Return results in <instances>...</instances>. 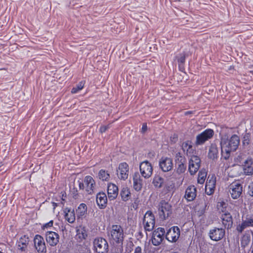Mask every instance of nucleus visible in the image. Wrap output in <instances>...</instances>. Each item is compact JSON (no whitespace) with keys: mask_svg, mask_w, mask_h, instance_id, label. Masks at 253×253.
<instances>
[{"mask_svg":"<svg viewBox=\"0 0 253 253\" xmlns=\"http://www.w3.org/2000/svg\"><path fill=\"white\" fill-rule=\"evenodd\" d=\"M147 128V126L146 124H143L142 125V128H141L142 132H143V133L145 132L146 131Z\"/></svg>","mask_w":253,"mask_h":253,"instance_id":"a18cd8bd","label":"nucleus"},{"mask_svg":"<svg viewBox=\"0 0 253 253\" xmlns=\"http://www.w3.org/2000/svg\"><path fill=\"white\" fill-rule=\"evenodd\" d=\"M142 180L139 176H135L133 178V187L136 191H139L142 188Z\"/></svg>","mask_w":253,"mask_h":253,"instance_id":"cd10ccee","label":"nucleus"},{"mask_svg":"<svg viewBox=\"0 0 253 253\" xmlns=\"http://www.w3.org/2000/svg\"><path fill=\"white\" fill-rule=\"evenodd\" d=\"M183 159L181 158V162L178 164L177 167L176 169L175 172L178 175H180L185 172L186 169V165L182 161Z\"/></svg>","mask_w":253,"mask_h":253,"instance_id":"72a5a7b5","label":"nucleus"},{"mask_svg":"<svg viewBox=\"0 0 253 253\" xmlns=\"http://www.w3.org/2000/svg\"><path fill=\"white\" fill-rule=\"evenodd\" d=\"M79 187L80 190H85L88 194H91L94 192L95 182L92 177L89 175L84 177V182L78 181Z\"/></svg>","mask_w":253,"mask_h":253,"instance_id":"20e7f679","label":"nucleus"},{"mask_svg":"<svg viewBox=\"0 0 253 253\" xmlns=\"http://www.w3.org/2000/svg\"><path fill=\"white\" fill-rule=\"evenodd\" d=\"M109 128V125L107 126H100L99 131L101 133H103L106 131Z\"/></svg>","mask_w":253,"mask_h":253,"instance_id":"a19ab883","label":"nucleus"},{"mask_svg":"<svg viewBox=\"0 0 253 253\" xmlns=\"http://www.w3.org/2000/svg\"><path fill=\"white\" fill-rule=\"evenodd\" d=\"M253 227V218H248L243 220L242 223L239 224L236 228L238 232L241 233L247 227Z\"/></svg>","mask_w":253,"mask_h":253,"instance_id":"393cba45","label":"nucleus"},{"mask_svg":"<svg viewBox=\"0 0 253 253\" xmlns=\"http://www.w3.org/2000/svg\"><path fill=\"white\" fill-rule=\"evenodd\" d=\"M211 240L218 241L223 238L225 235V231L221 228H213L211 229L209 233Z\"/></svg>","mask_w":253,"mask_h":253,"instance_id":"dca6fc26","label":"nucleus"},{"mask_svg":"<svg viewBox=\"0 0 253 253\" xmlns=\"http://www.w3.org/2000/svg\"><path fill=\"white\" fill-rule=\"evenodd\" d=\"M252 67H253V64L251 65Z\"/></svg>","mask_w":253,"mask_h":253,"instance_id":"3c124183","label":"nucleus"},{"mask_svg":"<svg viewBox=\"0 0 253 253\" xmlns=\"http://www.w3.org/2000/svg\"><path fill=\"white\" fill-rule=\"evenodd\" d=\"M249 194L253 197V183H250L249 185Z\"/></svg>","mask_w":253,"mask_h":253,"instance_id":"79ce46f5","label":"nucleus"},{"mask_svg":"<svg viewBox=\"0 0 253 253\" xmlns=\"http://www.w3.org/2000/svg\"><path fill=\"white\" fill-rule=\"evenodd\" d=\"M174 183L171 181H167L164 187V189L167 192H170L174 188Z\"/></svg>","mask_w":253,"mask_h":253,"instance_id":"4c0bfd02","label":"nucleus"},{"mask_svg":"<svg viewBox=\"0 0 253 253\" xmlns=\"http://www.w3.org/2000/svg\"><path fill=\"white\" fill-rule=\"evenodd\" d=\"M251 253H253V249H252V250L251 251Z\"/></svg>","mask_w":253,"mask_h":253,"instance_id":"8fccbe9b","label":"nucleus"},{"mask_svg":"<svg viewBox=\"0 0 253 253\" xmlns=\"http://www.w3.org/2000/svg\"><path fill=\"white\" fill-rule=\"evenodd\" d=\"M124 238V230L119 225H113L110 231L109 239L110 242L116 246L121 247Z\"/></svg>","mask_w":253,"mask_h":253,"instance_id":"f03ea898","label":"nucleus"},{"mask_svg":"<svg viewBox=\"0 0 253 253\" xmlns=\"http://www.w3.org/2000/svg\"><path fill=\"white\" fill-rule=\"evenodd\" d=\"M141 175L145 178H148L153 173V169L151 164L148 161H144L139 165Z\"/></svg>","mask_w":253,"mask_h":253,"instance_id":"6e6552de","label":"nucleus"},{"mask_svg":"<svg viewBox=\"0 0 253 253\" xmlns=\"http://www.w3.org/2000/svg\"><path fill=\"white\" fill-rule=\"evenodd\" d=\"M133 253H142V248L140 246L135 247Z\"/></svg>","mask_w":253,"mask_h":253,"instance_id":"37998d69","label":"nucleus"},{"mask_svg":"<svg viewBox=\"0 0 253 253\" xmlns=\"http://www.w3.org/2000/svg\"><path fill=\"white\" fill-rule=\"evenodd\" d=\"M253 159L251 157H248L244 162L243 170L246 175H251L253 173Z\"/></svg>","mask_w":253,"mask_h":253,"instance_id":"4be33fe9","label":"nucleus"},{"mask_svg":"<svg viewBox=\"0 0 253 253\" xmlns=\"http://www.w3.org/2000/svg\"><path fill=\"white\" fill-rule=\"evenodd\" d=\"M229 192L233 199H238L243 192V186L239 182H234L229 186Z\"/></svg>","mask_w":253,"mask_h":253,"instance_id":"0eeeda50","label":"nucleus"},{"mask_svg":"<svg viewBox=\"0 0 253 253\" xmlns=\"http://www.w3.org/2000/svg\"><path fill=\"white\" fill-rule=\"evenodd\" d=\"M93 250L96 253H108L109 251L108 242L102 237L95 238L93 241Z\"/></svg>","mask_w":253,"mask_h":253,"instance_id":"7ed1b4c3","label":"nucleus"},{"mask_svg":"<svg viewBox=\"0 0 253 253\" xmlns=\"http://www.w3.org/2000/svg\"><path fill=\"white\" fill-rule=\"evenodd\" d=\"M84 82L81 81L80 82L76 87H73L72 89L71 92L72 93H76L78 92L80 90H82L84 85Z\"/></svg>","mask_w":253,"mask_h":253,"instance_id":"58836bf2","label":"nucleus"},{"mask_svg":"<svg viewBox=\"0 0 253 253\" xmlns=\"http://www.w3.org/2000/svg\"><path fill=\"white\" fill-rule=\"evenodd\" d=\"M107 193L110 200L115 199L118 195V188L116 185L109 183L107 186Z\"/></svg>","mask_w":253,"mask_h":253,"instance_id":"aec40b11","label":"nucleus"},{"mask_svg":"<svg viewBox=\"0 0 253 253\" xmlns=\"http://www.w3.org/2000/svg\"><path fill=\"white\" fill-rule=\"evenodd\" d=\"M251 234L253 235V231H251L250 232H246L243 235L241 240V244L242 246L245 247L249 245L251 241Z\"/></svg>","mask_w":253,"mask_h":253,"instance_id":"c756f323","label":"nucleus"},{"mask_svg":"<svg viewBox=\"0 0 253 253\" xmlns=\"http://www.w3.org/2000/svg\"><path fill=\"white\" fill-rule=\"evenodd\" d=\"M64 216L65 220L69 223H73L76 219L75 211L73 209L65 208L63 209Z\"/></svg>","mask_w":253,"mask_h":253,"instance_id":"5701e85b","label":"nucleus"},{"mask_svg":"<svg viewBox=\"0 0 253 253\" xmlns=\"http://www.w3.org/2000/svg\"><path fill=\"white\" fill-rule=\"evenodd\" d=\"M129 167L127 163H121L119 164L117 169V175L119 179L126 180L128 176Z\"/></svg>","mask_w":253,"mask_h":253,"instance_id":"f3484780","label":"nucleus"},{"mask_svg":"<svg viewBox=\"0 0 253 253\" xmlns=\"http://www.w3.org/2000/svg\"><path fill=\"white\" fill-rule=\"evenodd\" d=\"M159 166L163 171H169L173 168L172 160L169 157H162L159 160Z\"/></svg>","mask_w":253,"mask_h":253,"instance_id":"f8f14e48","label":"nucleus"},{"mask_svg":"<svg viewBox=\"0 0 253 253\" xmlns=\"http://www.w3.org/2000/svg\"><path fill=\"white\" fill-rule=\"evenodd\" d=\"M45 239L50 246H55L59 242V235L55 232L47 231L45 233Z\"/></svg>","mask_w":253,"mask_h":253,"instance_id":"a211bd4d","label":"nucleus"},{"mask_svg":"<svg viewBox=\"0 0 253 253\" xmlns=\"http://www.w3.org/2000/svg\"><path fill=\"white\" fill-rule=\"evenodd\" d=\"M250 73H251L252 74H253V71H250Z\"/></svg>","mask_w":253,"mask_h":253,"instance_id":"de8ad7c7","label":"nucleus"},{"mask_svg":"<svg viewBox=\"0 0 253 253\" xmlns=\"http://www.w3.org/2000/svg\"><path fill=\"white\" fill-rule=\"evenodd\" d=\"M121 196L123 201L125 202L128 201L130 197L129 189L126 187H123L121 191Z\"/></svg>","mask_w":253,"mask_h":253,"instance_id":"2f4dec72","label":"nucleus"},{"mask_svg":"<svg viewBox=\"0 0 253 253\" xmlns=\"http://www.w3.org/2000/svg\"><path fill=\"white\" fill-rule=\"evenodd\" d=\"M29 242V237L27 235H23L18 241V246L21 251H24Z\"/></svg>","mask_w":253,"mask_h":253,"instance_id":"bb28decb","label":"nucleus"},{"mask_svg":"<svg viewBox=\"0 0 253 253\" xmlns=\"http://www.w3.org/2000/svg\"><path fill=\"white\" fill-rule=\"evenodd\" d=\"M218 150L215 145H211L209 149L208 156L211 159H214L217 157Z\"/></svg>","mask_w":253,"mask_h":253,"instance_id":"7c9ffc66","label":"nucleus"},{"mask_svg":"<svg viewBox=\"0 0 253 253\" xmlns=\"http://www.w3.org/2000/svg\"><path fill=\"white\" fill-rule=\"evenodd\" d=\"M96 202L100 209H105L107 205V197L104 192L98 193L96 196Z\"/></svg>","mask_w":253,"mask_h":253,"instance_id":"6ab92c4d","label":"nucleus"},{"mask_svg":"<svg viewBox=\"0 0 253 253\" xmlns=\"http://www.w3.org/2000/svg\"><path fill=\"white\" fill-rule=\"evenodd\" d=\"M215 184L216 177L215 175H209L205 185V192L207 195H211L214 193Z\"/></svg>","mask_w":253,"mask_h":253,"instance_id":"4468645a","label":"nucleus"},{"mask_svg":"<svg viewBox=\"0 0 253 253\" xmlns=\"http://www.w3.org/2000/svg\"><path fill=\"white\" fill-rule=\"evenodd\" d=\"M221 206V207H222V208H225V207H226V204H225V202H222L220 203V205H218V206Z\"/></svg>","mask_w":253,"mask_h":253,"instance_id":"49530a36","label":"nucleus"},{"mask_svg":"<svg viewBox=\"0 0 253 253\" xmlns=\"http://www.w3.org/2000/svg\"><path fill=\"white\" fill-rule=\"evenodd\" d=\"M179 236V228L177 226H173L167 231L166 234V238L168 241L173 243L177 241Z\"/></svg>","mask_w":253,"mask_h":253,"instance_id":"ddd939ff","label":"nucleus"},{"mask_svg":"<svg viewBox=\"0 0 253 253\" xmlns=\"http://www.w3.org/2000/svg\"><path fill=\"white\" fill-rule=\"evenodd\" d=\"M153 184L156 188H161L164 183V179L159 175H156L153 179Z\"/></svg>","mask_w":253,"mask_h":253,"instance_id":"c85d7f7f","label":"nucleus"},{"mask_svg":"<svg viewBox=\"0 0 253 253\" xmlns=\"http://www.w3.org/2000/svg\"><path fill=\"white\" fill-rule=\"evenodd\" d=\"M53 225V221L52 220H51L48 222L44 224L42 226V228L43 230H45V229L47 230L48 229L52 227Z\"/></svg>","mask_w":253,"mask_h":253,"instance_id":"ea45409f","label":"nucleus"},{"mask_svg":"<svg viewBox=\"0 0 253 253\" xmlns=\"http://www.w3.org/2000/svg\"><path fill=\"white\" fill-rule=\"evenodd\" d=\"M201 160L199 157L193 155L189 161L188 170L191 175L195 174L200 168Z\"/></svg>","mask_w":253,"mask_h":253,"instance_id":"9b49d317","label":"nucleus"},{"mask_svg":"<svg viewBox=\"0 0 253 253\" xmlns=\"http://www.w3.org/2000/svg\"><path fill=\"white\" fill-rule=\"evenodd\" d=\"M36 250L39 253H45L46 248L43 238L39 235H36L34 239Z\"/></svg>","mask_w":253,"mask_h":253,"instance_id":"2eb2a0df","label":"nucleus"},{"mask_svg":"<svg viewBox=\"0 0 253 253\" xmlns=\"http://www.w3.org/2000/svg\"><path fill=\"white\" fill-rule=\"evenodd\" d=\"M99 178L102 181H108L109 180L110 175L107 171L104 169H101L98 173Z\"/></svg>","mask_w":253,"mask_h":253,"instance_id":"f704fd0d","label":"nucleus"},{"mask_svg":"<svg viewBox=\"0 0 253 253\" xmlns=\"http://www.w3.org/2000/svg\"><path fill=\"white\" fill-rule=\"evenodd\" d=\"M77 237L80 240L85 239L87 236V232L84 227H80L77 230Z\"/></svg>","mask_w":253,"mask_h":253,"instance_id":"473e14b6","label":"nucleus"},{"mask_svg":"<svg viewBox=\"0 0 253 253\" xmlns=\"http://www.w3.org/2000/svg\"><path fill=\"white\" fill-rule=\"evenodd\" d=\"M165 234V230L164 228L159 227L153 232L151 239L152 243L154 246H158L162 242Z\"/></svg>","mask_w":253,"mask_h":253,"instance_id":"1a4fd4ad","label":"nucleus"},{"mask_svg":"<svg viewBox=\"0 0 253 253\" xmlns=\"http://www.w3.org/2000/svg\"><path fill=\"white\" fill-rule=\"evenodd\" d=\"M87 206L84 203L79 205L76 209V214L78 218H83L87 213Z\"/></svg>","mask_w":253,"mask_h":253,"instance_id":"a878e982","label":"nucleus"},{"mask_svg":"<svg viewBox=\"0 0 253 253\" xmlns=\"http://www.w3.org/2000/svg\"><path fill=\"white\" fill-rule=\"evenodd\" d=\"M207 176V172L205 169H202L199 171L197 181L199 184H203L205 181Z\"/></svg>","mask_w":253,"mask_h":253,"instance_id":"c9c22d12","label":"nucleus"},{"mask_svg":"<svg viewBox=\"0 0 253 253\" xmlns=\"http://www.w3.org/2000/svg\"><path fill=\"white\" fill-rule=\"evenodd\" d=\"M222 224L225 228H229L232 225V218L230 213L225 212L221 215Z\"/></svg>","mask_w":253,"mask_h":253,"instance_id":"b1692460","label":"nucleus"},{"mask_svg":"<svg viewBox=\"0 0 253 253\" xmlns=\"http://www.w3.org/2000/svg\"><path fill=\"white\" fill-rule=\"evenodd\" d=\"M143 224L146 231H152L155 226V218L154 214L151 211H147L143 217Z\"/></svg>","mask_w":253,"mask_h":253,"instance_id":"39448f33","label":"nucleus"},{"mask_svg":"<svg viewBox=\"0 0 253 253\" xmlns=\"http://www.w3.org/2000/svg\"><path fill=\"white\" fill-rule=\"evenodd\" d=\"M197 195V190L196 187L193 185L188 186L185 192L184 197L187 201H193Z\"/></svg>","mask_w":253,"mask_h":253,"instance_id":"412c9836","label":"nucleus"},{"mask_svg":"<svg viewBox=\"0 0 253 253\" xmlns=\"http://www.w3.org/2000/svg\"><path fill=\"white\" fill-rule=\"evenodd\" d=\"M158 212L160 218L162 220L165 219L171 213V206L165 201H162L160 203Z\"/></svg>","mask_w":253,"mask_h":253,"instance_id":"9d476101","label":"nucleus"},{"mask_svg":"<svg viewBox=\"0 0 253 253\" xmlns=\"http://www.w3.org/2000/svg\"><path fill=\"white\" fill-rule=\"evenodd\" d=\"M182 149L184 151H187V152H190L192 150V142L190 140H187L184 142L182 143Z\"/></svg>","mask_w":253,"mask_h":253,"instance_id":"e433bc0d","label":"nucleus"},{"mask_svg":"<svg viewBox=\"0 0 253 253\" xmlns=\"http://www.w3.org/2000/svg\"><path fill=\"white\" fill-rule=\"evenodd\" d=\"M239 143L240 139L237 135H232L229 139H228L227 135H222L220 141L222 157L226 160L228 159L230 153L237 149Z\"/></svg>","mask_w":253,"mask_h":253,"instance_id":"f257e3e1","label":"nucleus"},{"mask_svg":"<svg viewBox=\"0 0 253 253\" xmlns=\"http://www.w3.org/2000/svg\"><path fill=\"white\" fill-rule=\"evenodd\" d=\"M63 196H64V195H62V199L63 200H64V199L63 198Z\"/></svg>","mask_w":253,"mask_h":253,"instance_id":"09e8293b","label":"nucleus"},{"mask_svg":"<svg viewBox=\"0 0 253 253\" xmlns=\"http://www.w3.org/2000/svg\"><path fill=\"white\" fill-rule=\"evenodd\" d=\"M185 56L183 55V56H181L178 60V62L179 63H180V64H183L185 62Z\"/></svg>","mask_w":253,"mask_h":253,"instance_id":"c03bdc74","label":"nucleus"},{"mask_svg":"<svg viewBox=\"0 0 253 253\" xmlns=\"http://www.w3.org/2000/svg\"><path fill=\"white\" fill-rule=\"evenodd\" d=\"M213 134L214 131L212 129H206L196 136V145H201L203 144L206 141L211 138Z\"/></svg>","mask_w":253,"mask_h":253,"instance_id":"423d86ee","label":"nucleus"}]
</instances>
